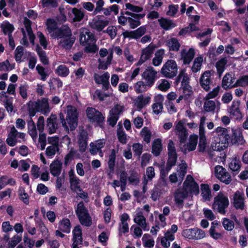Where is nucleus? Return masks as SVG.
Here are the masks:
<instances>
[{
  "label": "nucleus",
  "mask_w": 248,
  "mask_h": 248,
  "mask_svg": "<svg viewBox=\"0 0 248 248\" xmlns=\"http://www.w3.org/2000/svg\"><path fill=\"white\" fill-rule=\"evenodd\" d=\"M183 186V188L177 189L174 193V201L178 205L183 204L184 200L187 198L189 193L197 195L199 193L198 184L190 175L186 176Z\"/></svg>",
  "instance_id": "f257e3e1"
},
{
  "label": "nucleus",
  "mask_w": 248,
  "mask_h": 248,
  "mask_svg": "<svg viewBox=\"0 0 248 248\" xmlns=\"http://www.w3.org/2000/svg\"><path fill=\"white\" fill-rule=\"evenodd\" d=\"M212 148L214 151H221L228 147L230 137L227 128L218 126L212 132Z\"/></svg>",
  "instance_id": "f03ea898"
},
{
  "label": "nucleus",
  "mask_w": 248,
  "mask_h": 248,
  "mask_svg": "<svg viewBox=\"0 0 248 248\" xmlns=\"http://www.w3.org/2000/svg\"><path fill=\"white\" fill-rule=\"evenodd\" d=\"M53 36L54 38L60 39L58 42L59 45L66 50L70 49L75 41V38L72 35L70 29L66 25H62L60 31L53 34Z\"/></svg>",
  "instance_id": "7ed1b4c3"
},
{
  "label": "nucleus",
  "mask_w": 248,
  "mask_h": 248,
  "mask_svg": "<svg viewBox=\"0 0 248 248\" xmlns=\"http://www.w3.org/2000/svg\"><path fill=\"white\" fill-rule=\"evenodd\" d=\"M61 122L64 129L68 132L69 129L73 130L78 126V113L77 108L71 106H67V115L66 119L64 118L62 114H60Z\"/></svg>",
  "instance_id": "20e7f679"
},
{
  "label": "nucleus",
  "mask_w": 248,
  "mask_h": 248,
  "mask_svg": "<svg viewBox=\"0 0 248 248\" xmlns=\"http://www.w3.org/2000/svg\"><path fill=\"white\" fill-rule=\"evenodd\" d=\"M76 214L80 223L86 227L90 226L92 224V217L87 208L85 206L83 202H80L75 209Z\"/></svg>",
  "instance_id": "39448f33"
},
{
  "label": "nucleus",
  "mask_w": 248,
  "mask_h": 248,
  "mask_svg": "<svg viewBox=\"0 0 248 248\" xmlns=\"http://www.w3.org/2000/svg\"><path fill=\"white\" fill-rule=\"evenodd\" d=\"M229 205V200L227 195L220 192L215 198L213 204V209L221 214H225V209Z\"/></svg>",
  "instance_id": "423d86ee"
},
{
  "label": "nucleus",
  "mask_w": 248,
  "mask_h": 248,
  "mask_svg": "<svg viewBox=\"0 0 248 248\" xmlns=\"http://www.w3.org/2000/svg\"><path fill=\"white\" fill-rule=\"evenodd\" d=\"M177 71L178 67L176 62L169 60L164 64L160 72L163 77L172 78L176 76Z\"/></svg>",
  "instance_id": "0eeeda50"
},
{
  "label": "nucleus",
  "mask_w": 248,
  "mask_h": 248,
  "mask_svg": "<svg viewBox=\"0 0 248 248\" xmlns=\"http://www.w3.org/2000/svg\"><path fill=\"white\" fill-rule=\"evenodd\" d=\"M24 24L25 29H22V32L23 37L21 40V43L23 45L27 46L28 45V42L27 37V35H28L31 43L33 45L35 36L32 33V29L31 28V22L27 17H25L24 19Z\"/></svg>",
  "instance_id": "6e6552de"
},
{
  "label": "nucleus",
  "mask_w": 248,
  "mask_h": 248,
  "mask_svg": "<svg viewBox=\"0 0 248 248\" xmlns=\"http://www.w3.org/2000/svg\"><path fill=\"white\" fill-rule=\"evenodd\" d=\"M124 109V105L116 104L110 110L109 115L108 122L109 125L114 126L118 121L120 115L123 113Z\"/></svg>",
  "instance_id": "1a4fd4ad"
},
{
  "label": "nucleus",
  "mask_w": 248,
  "mask_h": 248,
  "mask_svg": "<svg viewBox=\"0 0 248 248\" xmlns=\"http://www.w3.org/2000/svg\"><path fill=\"white\" fill-rule=\"evenodd\" d=\"M182 235L188 239L200 240L205 237L204 231L198 228L187 229L183 231Z\"/></svg>",
  "instance_id": "9d476101"
},
{
  "label": "nucleus",
  "mask_w": 248,
  "mask_h": 248,
  "mask_svg": "<svg viewBox=\"0 0 248 248\" xmlns=\"http://www.w3.org/2000/svg\"><path fill=\"white\" fill-rule=\"evenodd\" d=\"M185 120H181L176 121L175 123L174 132L178 136L179 141L181 143H183L186 140L188 133L186 128L184 126L185 124Z\"/></svg>",
  "instance_id": "9b49d317"
},
{
  "label": "nucleus",
  "mask_w": 248,
  "mask_h": 248,
  "mask_svg": "<svg viewBox=\"0 0 248 248\" xmlns=\"http://www.w3.org/2000/svg\"><path fill=\"white\" fill-rule=\"evenodd\" d=\"M157 72L152 66H148L142 74L147 85L149 87L153 86L157 78Z\"/></svg>",
  "instance_id": "f8f14e48"
},
{
  "label": "nucleus",
  "mask_w": 248,
  "mask_h": 248,
  "mask_svg": "<svg viewBox=\"0 0 248 248\" xmlns=\"http://www.w3.org/2000/svg\"><path fill=\"white\" fill-rule=\"evenodd\" d=\"M215 174L218 179L226 185L232 181L230 173L221 166L218 165L215 168Z\"/></svg>",
  "instance_id": "ddd939ff"
},
{
  "label": "nucleus",
  "mask_w": 248,
  "mask_h": 248,
  "mask_svg": "<svg viewBox=\"0 0 248 248\" xmlns=\"http://www.w3.org/2000/svg\"><path fill=\"white\" fill-rule=\"evenodd\" d=\"M86 113L90 122L97 123L100 124L104 121L105 117L102 113L94 108H88L86 110Z\"/></svg>",
  "instance_id": "4468645a"
},
{
  "label": "nucleus",
  "mask_w": 248,
  "mask_h": 248,
  "mask_svg": "<svg viewBox=\"0 0 248 248\" xmlns=\"http://www.w3.org/2000/svg\"><path fill=\"white\" fill-rule=\"evenodd\" d=\"M108 24V20L99 16H95L89 22L91 28L97 31H102Z\"/></svg>",
  "instance_id": "2eb2a0df"
},
{
  "label": "nucleus",
  "mask_w": 248,
  "mask_h": 248,
  "mask_svg": "<svg viewBox=\"0 0 248 248\" xmlns=\"http://www.w3.org/2000/svg\"><path fill=\"white\" fill-rule=\"evenodd\" d=\"M133 216V220L135 223L140 226L144 231L149 230V226L146 222V218L140 209H137L134 213Z\"/></svg>",
  "instance_id": "dca6fc26"
},
{
  "label": "nucleus",
  "mask_w": 248,
  "mask_h": 248,
  "mask_svg": "<svg viewBox=\"0 0 248 248\" xmlns=\"http://www.w3.org/2000/svg\"><path fill=\"white\" fill-rule=\"evenodd\" d=\"M213 72L210 70L205 71L201 76L200 78V84L201 87L206 91L210 90V86L213 81L211 76Z\"/></svg>",
  "instance_id": "f3484780"
},
{
  "label": "nucleus",
  "mask_w": 248,
  "mask_h": 248,
  "mask_svg": "<svg viewBox=\"0 0 248 248\" xmlns=\"http://www.w3.org/2000/svg\"><path fill=\"white\" fill-rule=\"evenodd\" d=\"M155 47L156 46L155 45L151 43L148 46L143 49L141 51V56L137 65H140L146 61L150 59Z\"/></svg>",
  "instance_id": "a211bd4d"
},
{
  "label": "nucleus",
  "mask_w": 248,
  "mask_h": 248,
  "mask_svg": "<svg viewBox=\"0 0 248 248\" xmlns=\"http://www.w3.org/2000/svg\"><path fill=\"white\" fill-rule=\"evenodd\" d=\"M79 41L82 45L90 44L93 41L94 36L88 29L82 28L79 30Z\"/></svg>",
  "instance_id": "6ab92c4d"
},
{
  "label": "nucleus",
  "mask_w": 248,
  "mask_h": 248,
  "mask_svg": "<svg viewBox=\"0 0 248 248\" xmlns=\"http://www.w3.org/2000/svg\"><path fill=\"white\" fill-rule=\"evenodd\" d=\"M244 194L236 191L232 196V204L236 209L243 210L245 208Z\"/></svg>",
  "instance_id": "aec40b11"
},
{
  "label": "nucleus",
  "mask_w": 248,
  "mask_h": 248,
  "mask_svg": "<svg viewBox=\"0 0 248 248\" xmlns=\"http://www.w3.org/2000/svg\"><path fill=\"white\" fill-rule=\"evenodd\" d=\"M73 248H79L82 243V229L79 225L76 226L72 231Z\"/></svg>",
  "instance_id": "412c9836"
},
{
  "label": "nucleus",
  "mask_w": 248,
  "mask_h": 248,
  "mask_svg": "<svg viewBox=\"0 0 248 248\" xmlns=\"http://www.w3.org/2000/svg\"><path fill=\"white\" fill-rule=\"evenodd\" d=\"M181 60L184 64H189L195 55V51L193 48H184L180 52Z\"/></svg>",
  "instance_id": "4be33fe9"
},
{
  "label": "nucleus",
  "mask_w": 248,
  "mask_h": 248,
  "mask_svg": "<svg viewBox=\"0 0 248 248\" xmlns=\"http://www.w3.org/2000/svg\"><path fill=\"white\" fill-rule=\"evenodd\" d=\"M240 102L239 101L233 100L231 105L228 108V112L231 116L236 119L242 117V113L240 109Z\"/></svg>",
  "instance_id": "5701e85b"
},
{
  "label": "nucleus",
  "mask_w": 248,
  "mask_h": 248,
  "mask_svg": "<svg viewBox=\"0 0 248 248\" xmlns=\"http://www.w3.org/2000/svg\"><path fill=\"white\" fill-rule=\"evenodd\" d=\"M125 14L130 16L129 17L128 23L132 29H134L140 24V19L143 18L144 14H134L130 12L126 11Z\"/></svg>",
  "instance_id": "b1692460"
},
{
  "label": "nucleus",
  "mask_w": 248,
  "mask_h": 248,
  "mask_svg": "<svg viewBox=\"0 0 248 248\" xmlns=\"http://www.w3.org/2000/svg\"><path fill=\"white\" fill-rule=\"evenodd\" d=\"M151 100V98L150 96L140 94L134 100V105L139 110H140L149 104Z\"/></svg>",
  "instance_id": "393cba45"
},
{
  "label": "nucleus",
  "mask_w": 248,
  "mask_h": 248,
  "mask_svg": "<svg viewBox=\"0 0 248 248\" xmlns=\"http://www.w3.org/2000/svg\"><path fill=\"white\" fill-rule=\"evenodd\" d=\"M58 128L57 116L55 115H51L46 120V129L47 132L49 134L55 133Z\"/></svg>",
  "instance_id": "a878e982"
},
{
  "label": "nucleus",
  "mask_w": 248,
  "mask_h": 248,
  "mask_svg": "<svg viewBox=\"0 0 248 248\" xmlns=\"http://www.w3.org/2000/svg\"><path fill=\"white\" fill-rule=\"evenodd\" d=\"M105 144L104 140H99L90 144V152L92 155H96L99 153L101 156L103 155L101 149L103 148Z\"/></svg>",
  "instance_id": "bb28decb"
},
{
  "label": "nucleus",
  "mask_w": 248,
  "mask_h": 248,
  "mask_svg": "<svg viewBox=\"0 0 248 248\" xmlns=\"http://www.w3.org/2000/svg\"><path fill=\"white\" fill-rule=\"evenodd\" d=\"M109 74L108 72H106L102 75L94 74V79L97 84H102L105 90H107L109 87L108 79Z\"/></svg>",
  "instance_id": "cd10ccee"
},
{
  "label": "nucleus",
  "mask_w": 248,
  "mask_h": 248,
  "mask_svg": "<svg viewBox=\"0 0 248 248\" xmlns=\"http://www.w3.org/2000/svg\"><path fill=\"white\" fill-rule=\"evenodd\" d=\"M198 136L197 135L190 136L188 142L184 146L183 151L185 153L195 150L198 143Z\"/></svg>",
  "instance_id": "c85d7f7f"
},
{
  "label": "nucleus",
  "mask_w": 248,
  "mask_h": 248,
  "mask_svg": "<svg viewBox=\"0 0 248 248\" xmlns=\"http://www.w3.org/2000/svg\"><path fill=\"white\" fill-rule=\"evenodd\" d=\"M204 101L203 108L206 112H214L216 108L220 109V102L218 101H215L210 99H203Z\"/></svg>",
  "instance_id": "c756f323"
},
{
  "label": "nucleus",
  "mask_w": 248,
  "mask_h": 248,
  "mask_svg": "<svg viewBox=\"0 0 248 248\" xmlns=\"http://www.w3.org/2000/svg\"><path fill=\"white\" fill-rule=\"evenodd\" d=\"M146 31V30L144 27H140L137 29L136 31H125L123 32V34L124 38H132L138 39L143 35Z\"/></svg>",
  "instance_id": "7c9ffc66"
},
{
  "label": "nucleus",
  "mask_w": 248,
  "mask_h": 248,
  "mask_svg": "<svg viewBox=\"0 0 248 248\" xmlns=\"http://www.w3.org/2000/svg\"><path fill=\"white\" fill-rule=\"evenodd\" d=\"M234 78L230 74H226L222 81V87L225 90L235 87V83L233 84Z\"/></svg>",
  "instance_id": "2f4dec72"
},
{
  "label": "nucleus",
  "mask_w": 248,
  "mask_h": 248,
  "mask_svg": "<svg viewBox=\"0 0 248 248\" xmlns=\"http://www.w3.org/2000/svg\"><path fill=\"white\" fill-rule=\"evenodd\" d=\"M62 163L58 160L53 161L50 165L51 174L54 176H58L61 172Z\"/></svg>",
  "instance_id": "473e14b6"
},
{
  "label": "nucleus",
  "mask_w": 248,
  "mask_h": 248,
  "mask_svg": "<svg viewBox=\"0 0 248 248\" xmlns=\"http://www.w3.org/2000/svg\"><path fill=\"white\" fill-rule=\"evenodd\" d=\"M130 219L129 215L126 213H124L121 216V224H120V232L124 233L127 232L129 227L127 221Z\"/></svg>",
  "instance_id": "72a5a7b5"
},
{
  "label": "nucleus",
  "mask_w": 248,
  "mask_h": 248,
  "mask_svg": "<svg viewBox=\"0 0 248 248\" xmlns=\"http://www.w3.org/2000/svg\"><path fill=\"white\" fill-rule=\"evenodd\" d=\"M166 46L170 51H177L180 47L181 44L176 38L171 37L166 41Z\"/></svg>",
  "instance_id": "f704fd0d"
},
{
  "label": "nucleus",
  "mask_w": 248,
  "mask_h": 248,
  "mask_svg": "<svg viewBox=\"0 0 248 248\" xmlns=\"http://www.w3.org/2000/svg\"><path fill=\"white\" fill-rule=\"evenodd\" d=\"M71 225L70 221L68 218H63L58 223V229L63 233H68L70 232Z\"/></svg>",
  "instance_id": "c9c22d12"
},
{
  "label": "nucleus",
  "mask_w": 248,
  "mask_h": 248,
  "mask_svg": "<svg viewBox=\"0 0 248 248\" xmlns=\"http://www.w3.org/2000/svg\"><path fill=\"white\" fill-rule=\"evenodd\" d=\"M47 29L48 32L50 34V36L54 38L53 34L57 33L58 31H60L61 28L59 29L57 28V23L53 19H48L46 22Z\"/></svg>",
  "instance_id": "e433bc0d"
},
{
  "label": "nucleus",
  "mask_w": 248,
  "mask_h": 248,
  "mask_svg": "<svg viewBox=\"0 0 248 248\" xmlns=\"http://www.w3.org/2000/svg\"><path fill=\"white\" fill-rule=\"evenodd\" d=\"M162 150V141L160 139L155 140L152 143V153L156 156H158Z\"/></svg>",
  "instance_id": "4c0bfd02"
},
{
  "label": "nucleus",
  "mask_w": 248,
  "mask_h": 248,
  "mask_svg": "<svg viewBox=\"0 0 248 248\" xmlns=\"http://www.w3.org/2000/svg\"><path fill=\"white\" fill-rule=\"evenodd\" d=\"M165 50L164 49L157 50L155 52V57L153 59V64L155 66H159L162 62Z\"/></svg>",
  "instance_id": "58836bf2"
},
{
  "label": "nucleus",
  "mask_w": 248,
  "mask_h": 248,
  "mask_svg": "<svg viewBox=\"0 0 248 248\" xmlns=\"http://www.w3.org/2000/svg\"><path fill=\"white\" fill-rule=\"evenodd\" d=\"M15 184V180L12 178L9 177L7 175H3L0 177V190L8 185L14 186Z\"/></svg>",
  "instance_id": "ea45409f"
},
{
  "label": "nucleus",
  "mask_w": 248,
  "mask_h": 248,
  "mask_svg": "<svg viewBox=\"0 0 248 248\" xmlns=\"http://www.w3.org/2000/svg\"><path fill=\"white\" fill-rule=\"evenodd\" d=\"M39 111L45 114L49 111L48 100L46 98H43L41 100L36 101Z\"/></svg>",
  "instance_id": "a19ab883"
},
{
  "label": "nucleus",
  "mask_w": 248,
  "mask_h": 248,
  "mask_svg": "<svg viewBox=\"0 0 248 248\" xmlns=\"http://www.w3.org/2000/svg\"><path fill=\"white\" fill-rule=\"evenodd\" d=\"M17 130L14 126L11 128V131L9 134L8 137L6 140L7 143L10 146H14L16 144V134Z\"/></svg>",
  "instance_id": "79ce46f5"
},
{
  "label": "nucleus",
  "mask_w": 248,
  "mask_h": 248,
  "mask_svg": "<svg viewBox=\"0 0 248 248\" xmlns=\"http://www.w3.org/2000/svg\"><path fill=\"white\" fill-rule=\"evenodd\" d=\"M160 26L166 30L174 28L176 25L171 20L166 18H161L158 20Z\"/></svg>",
  "instance_id": "37998d69"
},
{
  "label": "nucleus",
  "mask_w": 248,
  "mask_h": 248,
  "mask_svg": "<svg viewBox=\"0 0 248 248\" xmlns=\"http://www.w3.org/2000/svg\"><path fill=\"white\" fill-rule=\"evenodd\" d=\"M203 62V57L201 55L196 57L191 67V70L194 73L199 71L202 67Z\"/></svg>",
  "instance_id": "c03bdc74"
},
{
  "label": "nucleus",
  "mask_w": 248,
  "mask_h": 248,
  "mask_svg": "<svg viewBox=\"0 0 248 248\" xmlns=\"http://www.w3.org/2000/svg\"><path fill=\"white\" fill-rule=\"evenodd\" d=\"M201 195L205 201H210L212 198L211 190L208 185L202 184L201 185Z\"/></svg>",
  "instance_id": "a18cd8bd"
},
{
  "label": "nucleus",
  "mask_w": 248,
  "mask_h": 248,
  "mask_svg": "<svg viewBox=\"0 0 248 248\" xmlns=\"http://www.w3.org/2000/svg\"><path fill=\"white\" fill-rule=\"evenodd\" d=\"M230 169L233 171H239L241 168V162L239 158L233 157L229 164Z\"/></svg>",
  "instance_id": "49530a36"
},
{
  "label": "nucleus",
  "mask_w": 248,
  "mask_h": 248,
  "mask_svg": "<svg viewBox=\"0 0 248 248\" xmlns=\"http://www.w3.org/2000/svg\"><path fill=\"white\" fill-rule=\"evenodd\" d=\"M187 165L184 161H182L181 163L179 165L177 173L179 175V180L181 182L184 176L186 173Z\"/></svg>",
  "instance_id": "de8ad7c7"
},
{
  "label": "nucleus",
  "mask_w": 248,
  "mask_h": 248,
  "mask_svg": "<svg viewBox=\"0 0 248 248\" xmlns=\"http://www.w3.org/2000/svg\"><path fill=\"white\" fill-rule=\"evenodd\" d=\"M70 183L71 189L74 192L81 188L80 180L74 175L70 176Z\"/></svg>",
  "instance_id": "09e8293b"
},
{
  "label": "nucleus",
  "mask_w": 248,
  "mask_h": 248,
  "mask_svg": "<svg viewBox=\"0 0 248 248\" xmlns=\"http://www.w3.org/2000/svg\"><path fill=\"white\" fill-rule=\"evenodd\" d=\"M157 86L158 90L162 92H166L170 89V84L166 79H161L158 81Z\"/></svg>",
  "instance_id": "8fccbe9b"
},
{
  "label": "nucleus",
  "mask_w": 248,
  "mask_h": 248,
  "mask_svg": "<svg viewBox=\"0 0 248 248\" xmlns=\"http://www.w3.org/2000/svg\"><path fill=\"white\" fill-rule=\"evenodd\" d=\"M112 59V52H111L108 56L107 60L105 61L103 60L99 59L98 68L101 69H106L108 66L110 64Z\"/></svg>",
  "instance_id": "3c124183"
},
{
  "label": "nucleus",
  "mask_w": 248,
  "mask_h": 248,
  "mask_svg": "<svg viewBox=\"0 0 248 248\" xmlns=\"http://www.w3.org/2000/svg\"><path fill=\"white\" fill-rule=\"evenodd\" d=\"M46 144V134L43 132H39L38 143L36 144L37 147L41 150L45 149Z\"/></svg>",
  "instance_id": "603ef678"
},
{
  "label": "nucleus",
  "mask_w": 248,
  "mask_h": 248,
  "mask_svg": "<svg viewBox=\"0 0 248 248\" xmlns=\"http://www.w3.org/2000/svg\"><path fill=\"white\" fill-rule=\"evenodd\" d=\"M72 12L74 16L73 18V21H80L83 18L84 16L83 11L74 8L72 9Z\"/></svg>",
  "instance_id": "864d4df0"
},
{
  "label": "nucleus",
  "mask_w": 248,
  "mask_h": 248,
  "mask_svg": "<svg viewBox=\"0 0 248 248\" xmlns=\"http://www.w3.org/2000/svg\"><path fill=\"white\" fill-rule=\"evenodd\" d=\"M28 106L29 114L31 117L34 116L36 112L39 111L36 101L29 102Z\"/></svg>",
  "instance_id": "5fc2aeb1"
},
{
  "label": "nucleus",
  "mask_w": 248,
  "mask_h": 248,
  "mask_svg": "<svg viewBox=\"0 0 248 248\" xmlns=\"http://www.w3.org/2000/svg\"><path fill=\"white\" fill-rule=\"evenodd\" d=\"M140 135L147 143L151 141L152 133L147 127H144L140 131Z\"/></svg>",
  "instance_id": "6e6d98bb"
},
{
  "label": "nucleus",
  "mask_w": 248,
  "mask_h": 248,
  "mask_svg": "<svg viewBox=\"0 0 248 248\" xmlns=\"http://www.w3.org/2000/svg\"><path fill=\"white\" fill-rule=\"evenodd\" d=\"M143 246L145 248H153L155 244V241L153 239L150 238L148 234H144L142 238Z\"/></svg>",
  "instance_id": "4d7b16f0"
},
{
  "label": "nucleus",
  "mask_w": 248,
  "mask_h": 248,
  "mask_svg": "<svg viewBox=\"0 0 248 248\" xmlns=\"http://www.w3.org/2000/svg\"><path fill=\"white\" fill-rule=\"evenodd\" d=\"M1 27L4 34H7L8 36H11L14 27L13 25L8 21H5L1 24Z\"/></svg>",
  "instance_id": "13d9d810"
},
{
  "label": "nucleus",
  "mask_w": 248,
  "mask_h": 248,
  "mask_svg": "<svg viewBox=\"0 0 248 248\" xmlns=\"http://www.w3.org/2000/svg\"><path fill=\"white\" fill-rule=\"evenodd\" d=\"M227 62V60L226 58H224L218 61L216 63V67L217 73L219 76H221L225 69V66Z\"/></svg>",
  "instance_id": "bf43d9fd"
},
{
  "label": "nucleus",
  "mask_w": 248,
  "mask_h": 248,
  "mask_svg": "<svg viewBox=\"0 0 248 248\" xmlns=\"http://www.w3.org/2000/svg\"><path fill=\"white\" fill-rule=\"evenodd\" d=\"M18 195L20 199L26 204L29 203V196L27 193L25 192V188L23 187H20L18 189Z\"/></svg>",
  "instance_id": "052dcab7"
},
{
  "label": "nucleus",
  "mask_w": 248,
  "mask_h": 248,
  "mask_svg": "<svg viewBox=\"0 0 248 248\" xmlns=\"http://www.w3.org/2000/svg\"><path fill=\"white\" fill-rule=\"evenodd\" d=\"M197 30L198 28L196 27V25L191 23L190 24L188 27L182 29L179 32V35L180 36H185L186 34Z\"/></svg>",
  "instance_id": "680f3d73"
},
{
  "label": "nucleus",
  "mask_w": 248,
  "mask_h": 248,
  "mask_svg": "<svg viewBox=\"0 0 248 248\" xmlns=\"http://www.w3.org/2000/svg\"><path fill=\"white\" fill-rule=\"evenodd\" d=\"M56 73L59 76L65 77L69 75V70L65 65H60L56 70Z\"/></svg>",
  "instance_id": "e2e57ef3"
},
{
  "label": "nucleus",
  "mask_w": 248,
  "mask_h": 248,
  "mask_svg": "<svg viewBox=\"0 0 248 248\" xmlns=\"http://www.w3.org/2000/svg\"><path fill=\"white\" fill-rule=\"evenodd\" d=\"M24 54V48L22 46H18L15 51V58L17 62H21Z\"/></svg>",
  "instance_id": "0e129e2a"
},
{
  "label": "nucleus",
  "mask_w": 248,
  "mask_h": 248,
  "mask_svg": "<svg viewBox=\"0 0 248 248\" xmlns=\"http://www.w3.org/2000/svg\"><path fill=\"white\" fill-rule=\"evenodd\" d=\"M117 135L119 141L123 144H126L127 141V136L122 127L117 130Z\"/></svg>",
  "instance_id": "69168bd1"
},
{
  "label": "nucleus",
  "mask_w": 248,
  "mask_h": 248,
  "mask_svg": "<svg viewBox=\"0 0 248 248\" xmlns=\"http://www.w3.org/2000/svg\"><path fill=\"white\" fill-rule=\"evenodd\" d=\"M59 150V147L55 145L48 146L46 150V154L49 158H52Z\"/></svg>",
  "instance_id": "338daca9"
},
{
  "label": "nucleus",
  "mask_w": 248,
  "mask_h": 248,
  "mask_svg": "<svg viewBox=\"0 0 248 248\" xmlns=\"http://www.w3.org/2000/svg\"><path fill=\"white\" fill-rule=\"evenodd\" d=\"M248 86V75L242 76L235 82V87H246Z\"/></svg>",
  "instance_id": "774afa93"
}]
</instances>
